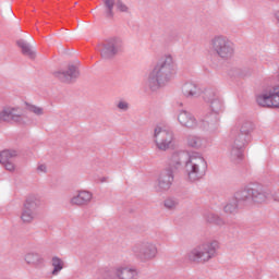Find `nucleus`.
Returning a JSON list of instances; mask_svg holds the SVG:
<instances>
[{"label":"nucleus","instance_id":"17","mask_svg":"<svg viewBox=\"0 0 279 279\" xmlns=\"http://www.w3.org/2000/svg\"><path fill=\"white\" fill-rule=\"evenodd\" d=\"M252 197H254V190L250 189L242 190L236 194V198L240 202H250V199L252 202Z\"/></svg>","mask_w":279,"mask_h":279},{"label":"nucleus","instance_id":"20","mask_svg":"<svg viewBox=\"0 0 279 279\" xmlns=\"http://www.w3.org/2000/svg\"><path fill=\"white\" fill-rule=\"evenodd\" d=\"M184 160V153H174L170 158V165L178 169L182 161Z\"/></svg>","mask_w":279,"mask_h":279},{"label":"nucleus","instance_id":"19","mask_svg":"<svg viewBox=\"0 0 279 279\" xmlns=\"http://www.w3.org/2000/svg\"><path fill=\"white\" fill-rule=\"evenodd\" d=\"M52 267H53L52 276H58V274H60V271L64 269V262H62V259H60L59 257H53Z\"/></svg>","mask_w":279,"mask_h":279},{"label":"nucleus","instance_id":"22","mask_svg":"<svg viewBox=\"0 0 279 279\" xmlns=\"http://www.w3.org/2000/svg\"><path fill=\"white\" fill-rule=\"evenodd\" d=\"M16 156V151L14 150H3L0 154V162H8L10 161V158H14Z\"/></svg>","mask_w":279,"mask_h":279},{"label":"nucleus","instance_id":"3","mask_svg":"<svg viewBox=\"0 0 279 279\" xmlns=\"http://www.w3.org/2000/svg\"><path fill=\"white\" fill-rule=\"evenodd\" d=\"M217 250H219V242H208L193 248L190 252L189 258L197 263H206L215 256Z\"/></svg>","mask_w":279,"mask_h":279},{"label":"nucleus","instance_id":"9","mask_svg":"<svg viewBox=\"0 0 279 279\" xmlns=\"http://www.w3.org/2000/svg\"><path fill=\"white\" fill-rule=\"evenodd\" d=\"M90 199H93V194L88 191H80L77 195L73 196L71 198V204L73 206H84L88 203H90Z\"/></svg>","mask_w":279,"mask_h":279},{"label":"nucleus","instance_id":"5","mask_svg":"<svg viewBox=\"0 0 279 279\" xmlns=\"http://www.w3.org/2000/svg\"><path fill=\"white\" fill-rule=\"evenodd\" d=\"M256 101L263 108H279V85L264 89Z\"/></svg>","mask_w":279,"mask_h":279},{"label":"nucleus","instance_id":"24","mask_svg":"<svg viewBox=\"0 0 279 279\" xmlns=\"http://www.w3.org/2000/svg\"><path fill=\"white\" fill-rule=\"evenodd\" d=\"M19 47L22 49V53L25 56H32V48L25 41H17Z\"/></svg>","mask_w":279,"mask_h":279},{"label":"nucleus","instance_id":"27","mask_svg":"<svg viewBox=\"0 0 279 279\" xmlns=\"http://www.w3.org/2000/svg\"><path fill=\"white\" fill-rule=\"evenodd\" d=\"M175 206H178V203L173 199H167L165 202V207L168 208L169 210H173V208H175Z\"/></svg>","mask_w":279,"mask_h":279},{"label":"nucleus","instance_id":"28","mask_svg":"<svg viewBox=\"0 0 279 279\" xmlns=\"http://www.w3.org/2000/svg\"><path fill=\"white\" fill-rule=\"evenodd\" d=\"M1 165L4 166L7 171H14V169H16V166L14 163H12V161L1 162Z\"/></svg>","mask_w":279,"mask_h":279},{"label":"nucleus","instance_id":"2","mask_svg":"<svg viewBox=\"0 0 279 279\" xmlns=\"http://www.w3.org/2000/svg\"><path fill=\"white\" fill-rule=\"evenodd\" d=\"M206 169H208L206 160L203 159V157L197 153L191 155L189 161L185 165L187 177L190 180H192V182L204 178V175H206Z\"/></svg>","mask_w":279,"mask_h":279},{"label":"nucleus","instance_id":"23","mask_svg":"<svg viewBox=\"0 0 279 279\" xmlns=\"http://www.w3.org/2000/svg\"><path fill=\"white\" fill-rule=\"evenodd\" d=\"M202 145V140L197 136H189L187 137V147H199Z\"/></svg>","mask_w":279,"mask_h":279},{"label":"nucleus","instance_id":"14","mask_svg":"<svg viewBox=\"0 0 279 279\" xmlns=\"http://www.w3.org/2000/svg\"><path fill=\"white\" fill-rule=\"evenodd\" d=\"M21 219L24 223H32L34 221V209L29 205H25Z\"/></svg>","mask_w":279,"mask_h":279},{"label":"nucleus","instance_id":"21","mask_svg":"<svg viewBox=\"0 0 279 279\" xmlns=\"http://www.w3.org/2000/svg\"><path fill=\"white\" fill-rule=\"evenodd\" d=\"M25 262L27 265H38L40 263V255L35 253H28L25 255Z\"/></svg>","mask_w":279,"mask_h":279},{"label":"nucleus","instance_id":"29","mask_svg":"<svg viewBox=\"0 0 279 279\" xmlns=\"http://www.w3.org/2000/svg\"><path fill=\"white\" fill-rule=\"evenodd\" d=\"M117 8L119 12H128V5H125L121 0L117 2Z\"/></svg>","mask_w":279,"mask_h":279},{"label":"nucleus","instance_id":"6","mask_svg":"<svg viewBox=\"0 0 279 279\" xmlns=\"http://www.w3.org/2000/svg\"><path fill=\"white\" fill-rule=\"evenodd\" d=\"M155 142L161 151H167L170 147H173V133L165 128L157 126L155 129Z\"/></svg>","mask_w":279,"mask_h":279},{"label":"nucleus","instance_id":"31","mask_svg":"<svg viewBox=\"0 0 279 279\" xmlns=\"http://www.w3.org/2000/svg\"><path fill=\"white\" fill-rule=\"evenodd\" d=\"M225 210L226 213H234L236 210V207L229 204L225 207Z\"/></svg>","mask_w":279,"mask_h":279},{"label":"nucleus","instance_id":"1","mask_svg":"<svg viewBox=\"0 0 279 279\" xmlns=\"http://www.w3.org/2000/svg\"><path fill=\"white\" fill-rule=\"evenodd\" d=\"M177 73L178 66L175 65V61H173V58L167 57L155 65L148 75L147 84L151 90H156V88H160V86H165V84L171 82Z\"/></svg>","mask_w":279,"mask_h":279},{"label":"nucleus","instance_id":"15","mask_svg":"<svg viewBox=\"0 0 279 279\" xmlns=\"http://www.w3.org/2000/svg\"><path fill=\"white\" fill-rule=\"evenodd\" d=\"M119 53V48L114 46H107L101 50V56L105 60H109V58H114Z\"/></svg>","mask_w":279,"mask_h":279},{"label":"nucleus","instance_id":"30","mask_svg":"<svg viewBox=\"0 0 279 279\" xmlns=\"http://www.w3.org/2000/svg\"><path fill=\"white\" fill-rule=\"evenodd\" d=\"M118 108H119V110H128V108H130V105L126 101L121 100L118 104Z\"/></svg>","mask_w":279,"mask_h":279},{"label":"nucleus","instance_id":"8","mask_svg":"<svg viewBox=\"0 0 279 279\" xmlns=\"http://www.w3.org/2000/svg\"><path fill=\"white\" fill-rule=\"evenodd\" d=\"M116 278L118 279H137L138 270L130 266H118L113 271Z\"/></svg>","mask_w":279,"mask_h":279},{"label":"nucleus","instance_id":"18","mask_svg":"<svg viewBox=\"0 0 279 279\" xmlns=\"http://www.w3.org/2000/svg\"><path fill=\"white\" fill-rule=\"evenodd\" d=\"M171 182H173V175L162 174L158 179V186L160 189H169V186H171Z\"/></svg>","mask_w":279,"mask_h":279},{"label":"nucleus","instance_id":"32","mask_svg":"<svg viewBox=\"0 0 279 279\" xmlns=\"http://www.w3.org/2000/svg\"><path fill=\"white\" fill-rule=\"evenodd\" d=\"M37 170H38L39 173H46L47 172V166L40 165V166H38Z\"/></svg>","mask_w":279,"mask_h":279},{"label":"nucleus","instance_id":"16","mask_svg":"<svg viewBox=\"0 0 279 279\" xmlns=\"http://www.w3.org/2000/svg\"><path fill=\"white\" fill-rule=\"evenodd\" d=\"M182 93L185 97H195L197 95V86L193 83H186L182 87Z\"/></svg>","mask_w":279,"mask_h":279},{"label":"nucleus","instance_id":"7","mask_svg":"<svg viewBox=\"0 0 279 279\" xmlns=\"http://www.w3.org/2000/svg\"><path fill=\"white\" fill-rule=\"evenodd\" d=\"M0 121H7L8 123L14 121V123H25L23 117L16 113V109L14 107H4L0 111Z\"/></svg>","mask_w":279,"mask_h":279},{"label":"nucleus","instance_id":"26","mask_svg":"<svg viewBox=\"0 0 279 279\" xmlns=\"http://www.w3.org/2000/svg\"><path fill=\"white\" fill-rule=\"evenodd\" d=\"M105 4L108 8V16H112V9L114 8V0H105Z\"/></svg>","mask_w":279,"mask_h":279},{"label":"nucleus","instance_id":"4","mask_svg":"<svg viewBox=\"0 0 279 279\" xmlns=\"http://www.w3.org/2000/svg\"><path fill=\"white\" fill-rule=\"evenodd\" d=\"M211 49L220 58H232L234 56V44L225 36H217L211 40Z\"/></svg>","mask_w":279,"mask_h":279},{"label":"nucleus","instance_id":"12","mask_svg":"<svg viewBox=\"0 0 279 279\" xmlns=\"http://www.w3.org/2000/svg\"><path fill=\"white\" fill-rule=\"evenodd\" d=\"M76 75H77V68H75L74 65H71L69 68V73L59 72L57 74V77H59V80H61V82H71V80L73 77H75Z\"/></svg>","mask_w":279,"mask_h":279},{"label":"nucleus","instance_id":"10","mask_svg":"<svg viewBox=\"0 0 279 279\" xmlns=\"http://www.w3.org/2000/svg\"><path fill=\"white\" fill-rule=\"evenodd\" d=\"M158 254V250L156 248V245L154 244H147L142 247L141 250V260L144 263L147 260H153V258Z\"/></svg>","mask_w":279,"mask_h":279},{"label":"nucleus","instance_id":"25","mask_svg":"<svg viewBox=\"0 0 279 279\" xmlns=\"http://www.w3.org/2000/svg\"><path fill=\"white\" fill-rule=\"evenodd\" d=\"M27 109L29 112H34V114H43V108L36 107L34 105H27Z\"/></svg>","mask_w":279,"mask_h":279},{"label":"nucleus","instance_id":"11","mask_svg":"<svg viewBox=\"0 0 279 279\" xmlns=\"http://www.w3.org/2000/svg\"><path fill=\"white\" fill-rule=\"evenodd\" d=\"M271 202V194L265 191H253L252 203L253 204H269Z\"/></svg>","mask_w":279,"mask_h":279},{"label":"nucleus","instance_id":"13","mask_svg":"<svg viewBox=\"0 0 279 279\" xmlns=\"http://www.w3.org/2000/svg\"><path fill=\"white\" fill-rule=\"evenodd\" d=\"M178 120L181 125H185V128H193V125H195V120L186 111H182Z\"/></svg>","mask_w":279,"mask_h":279}]
</instances>
